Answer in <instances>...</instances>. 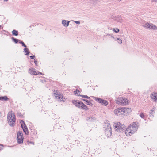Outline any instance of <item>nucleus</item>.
Instances as JSON below:
<instances>
[{"label":"nucleus","instance_id":"nucleus-36","mask_svg":"<svg viewBox=\"0 0 157 157\" xmlns=\"http://www.w3.org/2000/svg\"><path fill=\"white\" fill-rule=\"evenodd\" d=\"M4 1L7 2L8 1V0H3Z\"/></svg>","mask_w":157,"mask_h":157},{"label":"nucleus","instance_id":"nucleus-8","mask_svg":"<svg viewBox=\"0 0 157 157\" xmlns=\"http://www.w3.org/2000/svg\"><path fill=\"white\" fill-rule=\"evenodd\" d=\"M23 136L21 131H19L17 134V142L19 144H21L23 142Z\"/></svg>","mask_w":157,"mask_h":157},{"label":"nucleus","instance_id":"nucleus-17","mask_svg":"<svg viewBox=\"0 0 157 157\" xmlns=\"http://www.w3.org/2000/svg\"><path fill=\"white\" fill-rule=\"evenodd\" d=\"M74 93L75 95L79 96L80 92L78 89H77L76 90L74 91Z\"/></svg>","mask_w":157,"mask_h":157},{"label":"nucleus","instance_id":"nucleus-24","mask_svg":"<svg viewBox=\"0 0 157 157\" xmlns=\"http://www.w3.org/2000/svg\"><path fill=\"white\" fill-rule=\"evenodd\" d=\"M19 43L21 44L22 46H24L25 47H26V45L24 44V43L23 41H20L19 42Z\"/></svg>","mask_w":157,"mask_h":157},{"label":"nucleus","instance_id":"nucleus-26","mask_svg":"<svg viewBox=\"0 0 157 157\" xmlns=\"http://www.w3.org/2000/svg\"><path fill=\"white\" fill-rule=\"evenodd\" d=\"M74 21V22H75L76 24H79L80 23V21Z\"/></svg>","mask_w":157,"mask_h":157},{"label":"nucleus","instance_id":"nucleus-11","mask_svg":"<svg viewBox=\"0 0 157 157\" xmlns=\"http://www.w3.org/2000/svg\"><path fill=\"white\" fill-rule=\"evenodd\" d=\"M95 100L99 103L102 104L104 105H108V103L107 101L105 100H103L101 98H95Z\"/></svg>","mask_w":157,"mask_h":157},{"label":"nucleus","instance_id":"nucleus-7","mask_svg":"<svg viewBox=\"0 0 157 157\" xmlns=\"http://www.w3.org/2000/svg\"><path fill=\"white\" fill-rule=\"evenodd\" d=\"M54 95L55 98L57 100L60 101L64 102L65 101V98L63 97L62 94H59L56 90H54Z\"/></svg>","mask_w":157,"mask_h":157},{"label":"nucleus","instance_id":"nucleus-18","mask_svg":"<svg viewBox=\"0 0 157 157\" xmlns=\"http://www.w3.org/2000/svg\"><path fill=\"white\" fill-rule=\"evenodd\" d=\"M155 111L154 109H153L151 110V112L149 113V115L150 117H153V114L155 113Z\"/></svg>","mask_w":157,"mask_h":157},{"label":"nucleus","instance_id":"nucleus-2","mask_svg":"<svg viewBox=\"0 0 157 157\" xmlns=\"http://www.w3.org/2000/svg\"><path fill=\"white\" fill-rule=\"evenodd\" d=\"M7 119L9 124L11 126H13L15 125L16 121L15 116L12 111H9L8 113Z\"/></svg>","mask_w":157,"mask_h":157},{"label":"nucleus","instance_id":"nucleus-10","mask_svg":"<svg viewBox=\"0 0 157 157\" xmlns=\"http://www.w3.org/2000/svg\"><path fill=\"white\" fill-rule=\"evenodd\" d=\"M146 29H157V27L152 23H147L143 25Z\"/></svg>","mask_w":157,"mask_h":157},{"label":"nucleus","instance_id":"nucleus-33","mask_svg":"<svg viewBox=\"0 0 157 157\" xmlns=\"http://www.w3.org/2000/svg\"><path fill=\"white\" fill-rule=\"evenodd\" d=\"M83 100L84 101H86L87 102H88V100H87L83 99Z\"/></svg>","mask_w":157,"mask_h":157},{"label":"nucleus","instance_id":"nucleus-40","mask_svg":"<svg viewBox=\"0 0 157 157\" xmlns=\"http://www.w3.org/2000/svg\"><path fill=\"white\" fill-rule=\"evenodd\" d=\"M116 29L117 30V29H117V28H116Z\"/></svg>","mask_w":157,"mask_h":157},{"label":"nucleus","instance_id":"nucleus-13","mask_svg":"<svg viewBox=\"0 0 157 157\" xmlns=\"http://www.w3.org/2000/svg\"><path fill=\"white\" fill-rule=\"evenodd\" d=\"M21 127L22 128L24 132L26 134H27L28 133V131L27 127L25 125L24 122L23 121H21Z\"/></svg>","mask_w":157,"mask_h":157},{"label":"nucleus","instance_id":"nucleus-3","mask_svg":"<svg viewBox=\"0 0 157 157\" xmlns=\"http://www.w3.org/2000/svg\"><path fill=\"white\" fill-rule=\"evenodd\" d=\"M116 103L121 106L126 105L128 104V100L124 97H119L115 100Z\"/></svg>","mask_w":157,"mask_h":157},{"label":"nucleus","instance_id":"nucleus-14","mask_svg":"<svg viewBox=\"0 0 157 157\" xmlns=\"http://www.w3.org/2000/svg\"><path fill=\"white\" fill-rule=\"evenodd\" d=\"M112 18L115 21L120 23L122 22L123 21V20L121 16L117 15L116 16L113 17Z\"/></svg>","mask_w":157,"mask_h":157},{"label":"nucleus","instance_id":"nucleus-4","mask_svg":"<svg viewBox=\"0 0 157 157\" xmlns=\"http://www.w3.org/2000/svg\"><path fill=\"white\" fill-rule=\"evenodd\" d=\"M131 109L129 108H119L115 109L114 113L117 116H120L124 114L128 110H130Z\"/></svg>","mask_w":157,"mask_h":157},{"label":"nucleus","instance_id":"nucleus-34","mask_svg":"<svg viewBox=\"0 0 157 157\" xmlns=\"http://www.w3.org/2000/svg\"><path fill=\"white\" fill-rule=\"evenodd\" d=\"M3 29V27L1 26V25H0V29Z\"/></svg>","mask_w":157,"mask_h":157},{"label":"nucleus","instance_id":"nucleus-23","mask_svg":"<svg viewBox=\"0 0 157 157\" xmlns=\"http://www.w3.org/2000/svg\"><path fill=\"white\" fill-rule=\"evenodd\" d=\"M117 42L119 44H121L122 43V40L119 38H117Z\"/></svg>","mask_w":157,"mask_h":157},{"label":"nucleus","instance_id":"nucleus-39","mask_svg":"<svg viewBox=\"0 0 157 157\" xmlns=\"http://www.w3.org/2000/svg\"><path fill=\"white\" fill-rule=\"evenodd\" d=\"M131 110V109L130 110H128L126 112H128V111H130Z\"/></svg>","mask_w":157,"mask_h":157},{"label":"nucleus","instance_id":"nucleus-35","mask_svg":"<svg viewBox=\"0 0 157 157\" xmlns=\"http://www.w3.org/2000/svg\"><path fill=\"white\" fill-rule=\"evenodd\" d=\"M109 36H111V37L113 38V39H114V38L112 36H111L110 35H109Z\"/></svg>","mask_w":157,"mask_h":157},{"label":"nucleus","instance_id":"nucleus-6","mask_svg":"<svg viewBox=\"0 0 157 157\" xmlns=\"http://www.w3.org/2000/svg\"><path fill=\"white\" fill-rule=\"evenodd\" d=\"M72 103L76 107L82 109H87V106L79 101L73 100L72 101Z\"/></svg>","mask_w":157,"mask_h":157},{"label":"nucleus","instance_id":"nucleus-16","mask_svg":"<svg viewBox=\"0 0 157 157\" xmlns=\"http://www.w3.org/2000/svg\"><path fill=\"white\" fill-rule=\"evenodd\" d=\"M70 21L63 20L62 21V24L64 26L67 27L68 26Z\"/></svg>","mask_w":157,"mask_h":157},{"label":"nucleus","instance_id":"nucleus-41","mask_svg":"<svg viewBox=\"0 0 157 157\" xmlns=\"http://www.w3.org/2000/svg\"><path fill=\"white\" fill-rule=\"evenodd\" d=\"M122 0H119V1H122Z\"/></svg>","mask_w":157,"mask_h":157},{"label":"nucleus","instance_id":"nucleus-38","mask_svg":"<svg viewBox=\"0 0 157 157\" xmlns=\"http://www.w3.org/2000/svg\"><path fill=\"white\" fill-rule=\"evenodd\" d=\"M2 97H0V100H2Z\"/></svg>","mask_w":157,"mask_h":157},{"label":"nucleus","instance_id":"nucleus-28","mask_svg":"<svg viewBox=\"0 0 157 157\" xmlns=\"http://www.w3.org/2000/svg\"><path fill=\"white\" fill-rule=\"evenodd\" d=\"M35 57V56H30V58L32 59H33V58Z\"/></svg>","mask_w":157,"mask_h":157},{"label":"nucleus","instance_id":"nucleus-21","mask_svg":"<svg viewBox=\"0 0 157 157\" xmlns=\"http://www.w3.org/2000/svg\"><path fill=\"white\" fill-rule=\"evenodd\" d=\"M12 40L15 43H17L19 41H20L18 39H15L13 37L12 38Z\"/></svg>","mask_w":157,"mask_h":157},{"label":"nucleus","instance_id":"nucleus-32","mask_svg":"<svg viewBox=\"0 0 157 157\" xmlns=\"http://www.w3.org/2000/svg\"><path fill=\"white\" fill-rule=\"evenodd\" d=\"M39 74H40V75H42V73L41 72H39V73H37V75H38Z\"/></svg>","mask_w":157,"mask_h":157},{"label":"nucleus","instance_id":"nucleus-20","mask_svg":"<svg viewBox=\"0 0 157 157\" xmlns=\"http://www.w3.org/2000/svg\"><path fill=\"white\" fill-rule=\"evenodd\" d=\"M24 51L26 53V55H27L29 54V49L26 48H24Z\"/></svg>","mask_w":157,"mask_h":157},{"label":"nucleus","instance_id":"nucleus-30","mask_svg":"<svg viewBox=\"0 0 157 157\" xmlns=\"http://www.w3.org/2000/svg\"><path fill=\"white\" fill-rule=\"evenodd\" d=\"M151 1L152 2H157V0H151Z\"/></svg>","mask_w":157,"mask_h":157},{"label":"nucleus","instance_id":"nucleus-29","mask_svg":"<svg viewBox=\"0 0 157 157\" xmlns=\"http://www.w3.org/2000/svg\"><path fill=\"white\" fill-rule=\"evenodd\" d=\"M113 30L114 32L116 33H117L120 30H117H117Z\"/></svg>","mask_w":157,"mask_h":157},{"label":"nucleus","instance_id":"nucleus-5","mask_svg":"<svg viewBox=\"0 0 157 157\" xmlns=\"http://www.w3.org/2000/svg\"><path fill=\"white\" fill-rule=\"evenodd\" d=\"M113 126L116 131L119 132H121L125 128V125L119 122L114 123Z\"/></svg>","mask_w":157,"mask_h":157},{"label":"nucleus","instance_id":"nucleus-27","mask_svg":"<svg viewBox=\"0 0 157 157\" xmlns=\"http://www.w3.org/2000/svg\"><path fill=\"white\" fill-rule=\"evenodd\" d=\"M140 116L142 118H143L144 117V115L143 113H140Z\"/></svg>","mask_w":157,"mask_h":157},{"label":"nucleus","instance_id":"nucleus-9","mask_svg":"<svg viewBox=\"0 0 157 157\" xmlns=\"http://www.w3.org/2000/svg\"><path fill=\"white\" fill-rule=\"evenodd\" d=\"M105 133L107 136L108 137H110L112 135L111 127L109 123L108 124L107 127L105 129Z\"/></svg>","mask_w":157,"mask_h":157},{"label":"nucleus","instance_id":"nucleus-1","mask_svg":"<svg viewBox=\"0 0 157 157\" xmlns=\"http://www.w3.org/2000/svg\"><path fill=\"white\" fill-rule=\"evenodd\" d=\"M138 127L137 122L132 123L126 129L125 132V134L128 136H131L137 131Z\"/></svg>","mask_w":157,"mask_h":157},{"label":"nucleus","instance_id":"nucleus-37","mask_svg":"<svg viewBox=\"0 0 157 157\" xmlns=\"http://www.w3.org/2000/svg\"><path fill=\"white\" fill-rule=\"evenodd\" d=\"M37 62V61H34V63H35V64H36V63Z\"/></svg>","mask_w":157,"mask_h":157},{"label":"nucleus","instance_id":"nucleus-22","mask_svg":"<svg viewBox=\"0 0 157 157\" xmlns=\"http://www.w3.org/2000/svg\"><path fill=\"white\" fill-rule=\"evenodd\" d=\"M2 101H3V100L6 101L8 99L7 97H6V96H4L3 97H2Z\"/></svg>","mask_w":157,"mask_h":157},{"label":"nucleus","instance_id":"nucleus-19","mask_svg":"<svg viewBox=\"0 0 157 157\" xmlns=\"http://www.w3.org/2000/svg\"><path fill=\"white\" fill-rule=\"evenodd\" d=\"M12 33L13 35L16 36L18 35V31L16 30H13V31H12Z\"/></svg>","mask_w":157,"mask_h":157},{"label":"nucleus","instance_id":"nucleus-25","mask_svg":"<svg viewBox=\"0 0 157 157\" xmlns=\"http://www.w3.org/2000/svg\"><path fill=\"white\" fill-rule=\"evenodd\" d=\"M80 96L82 97V98H88V97L87 95H80Z\"/></svg>","mask_w":157,"mask_h":157},{"label":"nucleus","instance_id":"nucleus-15","mask_svg":"<svg viewBox=\"0 0 157 157\" xmlns=\"http://www.w3.org/2000/svg\"><path fill=\"white\" fill-rule=\"evenodd\" d=\"M29 72L31 75H37V73H39L38 71H36L35 69L33 68H30L29 70Z\"/></svg>","mask_w":157,"mask_h":157},{"label":"nucleus","instance_id":"nucleus-12","mask_svg":"<svg viewBox=\"0 0 157 157\" xmlns=\"http://www.w3.org/2000/svg\"><path fill=\"white\" fill-rule=\"evenodd\" d=\"M151 98L153 101L155 102H157V93L153 92L150 96Z\"/></svg>","mask_w":157,"mask_h":157},{"label":"nucleus","instance_id":"nucleus-31","mask_svg":"<svg viewBox=\"0 0 157 157\" xmlns=\"http://www.w3.org/2000/svg\"><path fill=\"white\" fill-rule=\"evenodd\" d=\"M2 145H0V150L2 149Z\"/></svg>","mask_w":157,"mask_h":157}]
</instances>
